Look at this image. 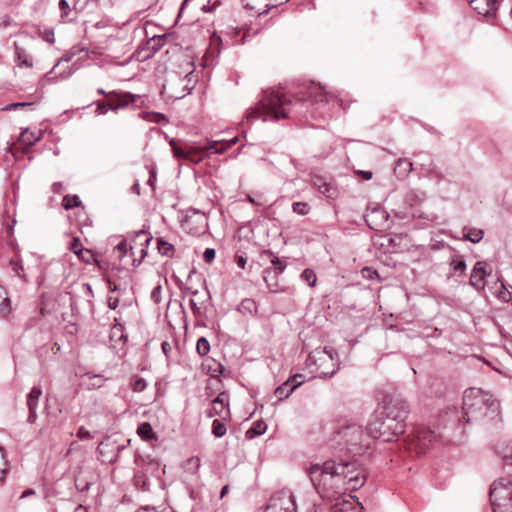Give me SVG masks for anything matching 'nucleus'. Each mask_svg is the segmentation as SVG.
<instances>
[{
	"label": "nucleus",
	"mask_w": 512,
	"mask_h": 512,
	"mask_svg": "<svg viewBox=\"0 0 512 512\" xmlns=\"http://www.w3.org/2000/svg\"><path fill=\"white\" fill-rule=\"evenodd\" d=\"M311 481L323 497L342 495L346 490H356L366 481L365 469L355 462L336 463L326 461L322 465L313 464L308 468Z\"/></svg>",
	"instance_id": "f257e3e1"
},
{
	"label": "nucleus",
	"mask_w": 512,
	"mask_h": 512,
	"mask_svg": "<svg viewBox=\"0 0 512 512\" xmlns=\"http://www.w3.org/2000/svg\"><path fill=\"white\" fill-rule=\"evenodd\" d=\"M291 104V98L282 89H267L262 99L255 108L247 113V120L262 119L266 121L288 118L287 107Z\"/></svg>",
	"instance_id": "f03ea898"
},
{
	"label": "nucleus",
	"mask_w": 512,
	"mask_h": 512,
	"mask_svg": "<svg viewBox=\"0 0 512 512\" xmlns=\"http://www.w3.org/2000/svg\"><path fill=\"white\" fill-rule=\"evenodd\" d=\"M462 409L464 418L467 417L466 422H469L470 417L478 418L497 414L499 403L488 393L477 388H470L464 393Z\"/></svg>",
	"instance_id": "7ed1b4c3"
},
{
	"label": "nucleus",
	"mask_w": 512,
	"mask_h": 512,
	"mask_svg": "<svg viewBox=\"0 0 512 512\" xmlns=\"http://www.w3.org/2000/svg\"><path fill=\"white\" fill-rule=\"evenodd\" d=\"M237 142L238 138L234 137L229 141H211L208 142L207 145L202 147L188 146L186 148H181L177 146L174 141H171L170 144L172 146L173 154L176 158L190 161L193 163H199L200 161L203 160L207 152L211 151L214 153H223L227 149L234 146Z\"/></svg>",
	"instance_id": "20e7f679"
},
{
	"label": "nucleus",
	"mask_w": 512,
	"mask_h": 512,
	"mask_svg": "<svg viewBox=\"0 0 512 512\" xmlns=\"http://www.w3.org/2000/svg\"><path fill=\"white\" fill-rule=\"evenodd\" d=\"M334 439L353 455L361 454L370 445L369 439L362 427L354 423L341 426L337 430Z\"/></svg>",
	"instance_id": "39448f33"
},
{
	"label": "nucleus",
	"mask_w": 512,
	"mask_h": 512,
	"mask_svg": "<svg viewBox=\"0 0 512 512\" xmlns=\"http://www.w3.org/2000/svg\"><path fill=\"white\" fill-rule=\"evenodd\" d=\"M405 424L397 422L394 417L388 414L385 418L377 417L368 425L369 434L375 439H382L384 442H390L396 439L404 432Z\"/></svg>",
	"instance_id": "423d86ee"
},
{
	"label": "nucleus",
	"mask_w": 512,
	"mask_h": 512,
	"mask_svg": "<svg viewBox=\"0 0 512 512\" xmlns=\"http://www.w3.org/2000/svg\"><path fill=\"white\" fill-rule=\"evenodd\" d=\"M437 439L438 435L435 431L423 425H418L405 438V448L415 455H422L430 449Z\"/></svg>",
	"instance_id": "0eeeda50"
},
{
	"label": "nucleus",
	"mask_w": 512,
	"mask_h": 512,
	"mask_svg": "<svg viewBox=\"0 0 512 512\" xmlns=\"http://www.w3.org/2000/svg\"><path fill=\"white\" fill-rule=\"evenodd\" d=\"M489 496L493 512H512V481L502 478L493 482Z\"/></svg>",
	"instance_id": "6e6552de"
},
{
	"label": "nucleus",
	"mask_w": 512,
	"mask_h": 512,
	"mask_svg": "<svg viewBox=\"0 0 512 512\" xmlns=\"http://www.w3.org/2000/svg\"><path fill=\"white\" fill-rule=\"evenodd\" d=\"M308 361L309 365L315 366V372L323 377L332 376L338 368L333 352L327 348L315 349L309 354Z\"/></svg>",
	"instance_id": "1a4fd4ad"
},
{
	"label": "nucleus",
	"mask_w": 512,
	"mask_h": 512,
	"mask_svg": "<svg viewBox=\"0 0 512 512\" xmlns=\"http://www.w3.org/2000/svg\"><path fill=\"white\" fill-rule=\"evenodd\" d=\"M265 512H297L296 501L290 490H281L273 494Z\"/></svg>",
	"instance_id": "9d476101"
},
{
	"label": "nucleus",
	"mask_w": 512,
	"mask_h": 512,
	"mask_svg": "<svg viewBox=\"0 0 512 512\" xmlns=\"http://www.w3.org/2000/svg\"><path fill=\"white\" fill-rule=\"evenodd\" d=\"M294 96L299 101L321 103L328 101L331 97H333V94L327 92L325 88L320 84L311 82L309 84L300 86Z\"/></svg>",
	"instance_id": "9b49d317"
},
{
	"label": "nucleus",
	"mask_w": 512,
	"mask_h": 512,
	"mask_svg": "<svg viewBox=\"0 0 512 512\" xmlns=\"http://www.w3.org/2000/svg\"><path fill=\"white\" fill-rule=\"evenodd\" d=\"M349 499L343 497L342 495L334 494L330 500H334L335 503L328 506L327 504L323 506H318L315 509V512H361L362 507L359 502H356L351 496H348Z\"/></svg>",
	"instance_id": "f8f14e48"
},
{
	"label": "nucleus",
	"mask_w": 512,
	"mask_h": 512,
	"mask_svg": "<svg viewBox=\"0 0 512 512\" xmlns=\"http://www.w3.org/2000/svg\"><path fill=\"white\" fill-rule=\"evenodd\" d=\"M97 93L106 96L109 108L113 111L125 108L129 104L135 103V101L138 99L137 95L131 94L129 92L111 91L106 93L102 88L98 89Z\"/></svg>",
	"instance_id": "ddd939ff"
},
{
	"label": "nucleus",
	"mask_w": 512,
	"mask_h": 512,
	"mask_svg": "<svg viewBox=\"0 0 512 512\" xmlns=\"http://www.w3.org/2000/svg\"><path fill=\"white\" fill-rule=\"evenodd\" d=\"M410 412V406L404 399H394L387 407V414L394 417L397 422L405 424V420Z\"/></svg>",
	"instance_id": "4468645a"
},
{
	"label": "nucleus",
	"mask_w": 512,
	"mask_h": 512,
	"mask_svg": "<svg viewBox=\"0 0 512 512\" xmlns=\"http://www.w3.org/2000/svg\"><path fill=\"white\" fill-rule=\"evenodd\" d=\"M209 417L219 416L226 420L230 416L229 396L227 393H220L212 402V408L208 413Z\"/></svg>",
	"instance_id": "2eb2a0df"
},
{
	"label": "nucleus",
	"mask_w": 512,
	"mask_h": 512,
	"mask_svg": "<svg viewBox=\"0 0 512 512\" xmlns=\"http://www.w3.org/2000/svg\"><path fill=\"white\" fill-rule=\"evenodd\" d=\"M487 263L485 261H478L471 272L470 284L476 289H484L485 278L490 272L486 270Z\"/></svg>",
	"instance_id": "dca6fc26"
},
{
	"label": "nucleus",
	"mask_w": 512,
	"mask_h": 512,
	"mask_svg": "<svg viewBox=\"0 0 512 512\" xmlns=\"http://www.w3.org/2000/svg\"><path fill=\"white\" fill-rule=\"evenodd\" d=\"M42 395L40 387H33L27 397V406L29 409L28 422L35 423L37 420L36 410L38 407L39 398Z\"/></svg>",
	"instance_id": "f3484780"
},
{
	"label": "nucleus",
	"mask_w": 512,
	"mask_h": 512,
	"mask_svg": "<svg viewBox=\"0 0 512 512\" xmlns=\"http://www.w3.org/2000/svg\"><path fill=\"white\" fill-rule=\"evenodd\" d=\"M468 2L481 15H490L497 10L498 0H468Z\"/></svg>",
	"instance_id": "a211bd4d"
},
{
	"label": "nucleus",
	"mask_w": 512,
	"mask_h": 512,
	"mask_svg": "<svg viewBox=\"0 0 512 512\" xmlns=\"http://www.w3.org/2000/svg\"><path fill=\"white\" fill-rule=\"evenodd\" d=\"M296 380V377H290L287 381H285L281 386L276 388L274 394L278 398V401H282L286 398H288L291 393L299 387V382L296 384H293V386L290 387L291 383Z\"/></svg>",
	"instance_id": "6ab92c4d"
},
{
	"label": "nucleus",
	"mask_w": 512,
	"mask_h": 512,
	"mask_svg": "<svg viewBox=\"0 0 512 512\" xmlns=\"http://www.w3.org/2000/svg\"><path fill=\"white\" fill-rule=\"evenodd\" d=\"M39 139L40 136H37L34 132L26 129L20 134L17 146L25 152L26 149L33 146L36 142L39 141Z\"/></svg>",
	"instance_id": "aec40b11"
},
{
	"label": "nucleus",
	"mask_w": 512,
	"mask_h": 512,
	"mask_svg": "<svg viewBox=\"0 0 512 512\" xmlns=\"http://www.w3.org/2000/svg\"><path fill=\"white\" fill-rule=\"evenodd\" d=\"M313 185L320 193L328 198L333 199L337 196V189L332 184L325 182L321 177H315L313 179Z\"/></svg>",
	"instance_id": "412c9836"
},
{
	"label": "nucleus",
	"mask_w": 512,
	"mask_h": 512,
	"mask_svg": "<svg viewBox=\"0 0 512 512\" xmlns=\"http://www.w3.org/2000/svg\"><path fill=\"white\" fill-rule=\"evenodd\" d=\"M128 250L131 252V255H135V245H130L128 247L127 242L121 241L118 245H116L112 251V257L118 261L119 263L122 262L123 258L127 254Z\"/></svg>",
	"instance_id": "4be33fe9"
},
{
	"label": "nucleus",
	"mask_w": 512,
	"mask_h": 512,
	"mask_svg": "<svg viewBox=\"0 0 512 512\" xmlns=\"http://www.w3.org/2000/svg\"><path fill=\"white\" fill-rule=\"evenodd\" d=\"M137 434L144 441L156 440L157 436L150 423L143 422L137 428Z\"/></svg>",
	"instance_id": "5701e85b"
},
{
	"label": "nucleus",
	"mask_w": 512,
	"mask_h": 512,
	"mask_svg": "<svg viewBox=\"0 0 512 512\" xmlns=\"http://www.w3.org/2000/svg\"><path fill=\"white\" fill-rule=\"evenodd\" d=\"M109 289L111 294L109 295L107 299V303L110 309H116L119 306V295H114V293L118 290H120V287L111 279L108 280Z\"/></svg>",
	"instance_id": "b1692460"
},
{
	"label": "nucleus",
	"mask_w": 512,
	"mask_h": 512,
	"mask_svg": "<svg viewBox=\"0 0 512 512\" xmlns=\"http://www.w3.org/2000/svg\"><path fill=\"white\" fill-rule=\"evenodd\" d=\"M463 236L473 243H478L482 240L484 231L478 228L465 227L463 229Z\"/></svg>",
	"instance_id": "393cba45"
},
{
	"label": "nucleus",
	"mask_w": 512,
	"mask_h": 512,
	"mask_svg": "<svg viewBox=\"0 0 512 512\" xmlns=\"http://www.w3.org/2000/svg\"><path fill=\"white\" fill-rule=\"evenodd\" d=\"M412 170V163L407 159H399L396 162L394 171L400 178H405Z\"/></svg>",
	"instance_id": "a878e982"
},
{
	"label": "nucleus",
	"mask_w": 512,
	"mask_h": 512,
	"mask_svg": "<svg viewBox=\"0 0 512 512\" xmlns=\"http://www.w3.org/2000/svg\"><path fill=\"white\" fill-rule=\"evenodd\" d=\"M157 248L161 255L172 257L174 255V246L163 239L157 240Z\"/></svg>",
	"instance_id": "bb28decb"
},
{
	"label": "nucleus",
	"mask_w": 512,
	"mask_h": 512,
	"mask_svg": "<svg viewBox=\"0 0 512 512\" xmlns=\"http://www.w3.org/2000/svg\"><path fill=\"white\" fill-rule=\"evenodd\" d=\"M62 205L66 210L80 207L81 201L77 195H66L62 200Z\"/></svg>",
	"instance_id": "cd10ccee"
},
{
	"label": "nucleus",
	"mask_w": 512,
	"mask_h": 512,
	"mask_svg": "<svg viewBox=\"0 0 512 512\" xmlns=\"http://www.w3.org/2000/svg\"><path fill=\"white\" fill-rule=\"evenodd\" d=\"M256 309V302L252 299H244L238 307V310L243 314H252Z\"/></svg>",
	"instance_id": "c85d7f7f"
},
{
	"label": "nucleus",
	"mask_w": 512,
	"mask_h": 512,
	"mask_svg": "<svg viewBox=\"0 0 512 512\" xmlns=\"http://www.w3.org/2000/svg\"><path fill=\"white\" fill-rule=\"evenodd\" d=\"M196 349L201 356L208 354L210 351V344L208 340L204 337L199 338L196 344Z\"/></svg>",
	"instance_id": "c756f323"
},
{
	"label": "nucleus",
	"mask_w": 512,
	"mask_h": 512,
	"mask_svg": "<svg viewBox=\"0 0 512 512\" xmlns=\"http://www.w3.org/2000/svg\"><path fill=\"white\" fill-rule=\"evenodd\" d=\"M185 469L188 472L196 473L200 468V458L191 457L185 462Z\"/></svg>",
	"instance_id": "7c9ffc66"
},
{
	"label": "nucleus",
	"mask_w": 512,
	"mask_h": 512,
	"mask_svg": "<svg viewBox=\"0 0 512 512\" xmlns=\"http://www.w3.org/2000/svg\"><path fill=\"white\" fill-rule=\"evenodd\" d=\"M301 278L311 287L315 286L317 281L316 274L312 269H305L301 274Z\"/></svg>",
	"instance_id": "2f4dec72"
},
{
	"label": "nucleus",
	"mask_w": 512,
	"mask_h": 512,
	"mask_svg": "<svg viewBox=\"0 0 512 512\" xmlns=\"http://www.w3.org/2000/svg\"><path fill=\"white\" fill-rule=\"evenodd\" d=\"M226 426L219 420H214L212 423V433L216 437H222L226 434Z\"/></svg>",
	"instance_id": "473e14b6"
},
{
	"label": "nucleus",
	"mask_w": 512,
	"mask_h": 512,
	"mask_svg": "<svg viewBox=\"0 0 512 512\" xmlns=\"http://www.w3.org/2000/svg\"><path fill=\"white\" fill-rule=\"evenodd\" d=\"M293 212L299 215H307L310 211V207L306 202H295L292 205Z\"/></svg>",
	"instance_id": "72a5a7b5"
},
{
	"label": "nucleus",
	"mask_w": 512,
	"mask_h": 512,
	"mask_svg": "<svg viewBox=\"0 0 512 512\" xmlns=\"http://www.w3.org/2000/svg\"><path fill=\"white\" fill-rule=\"evenodd\" d=\"M273 271L269 268L265 269L263 271V279L266 282L269 290L273 293H276L278 291H283V289H279L277 283L271 284L269 283V277L272 275Z\"/></svg>",
	"instance_id": "f704fd0d"
},
{
	"label": "nucleus",
	"mask_w": 512,
	"mask_h": 512,
	"mask_svg": "<svg viewBox=\"0 0 512 512\" xmlns=\"http://www.w3.org/2000/svg\"><path fill=\"white\" fill-rule=\"evenodd\" d=\"M78 258L87 264H90L92 261H95L94 254L89 249H83L81 252L77 254Z\"/></svg>",
	"instance_id": "c9c22d12"
},
{
	"label": "nucleus",
	"mask_w": 512,
	"mask_h": 512,
	"mask_svg": "<svg viewBox=\"0 0 512 512\" xmlns=\"http://www.w3.org/2000/svg\"><path fill=\"white\" fill-rule=\"evenodd\" d=\"M131 387L134 392H142L146 388V382L142 378L135 377L132 379Z\"/></svg>",
	"instance_id": "e433bc0d"
},
{
	"label": "nucleus",
	"mask_w": 512,
	"mask_h": 512,
	"mask_svg": "<svg viewBox=\"0 0 512 512\" xmlns=\"http://www.w3.org/2000/svg\"><path fill=\"white\" fill-rule=\"evenodd\" d=\"M497 297L504 302H508L511 300V293L506 289L502 282H500Z\"/></svg>",
	"instance_id": "4c0bfd02"
},
{
	"label": "nucleus",
	"mask_w": 512,
	"mask_h": 512,
	"mask_svg": "<svg viewBox=\"0 0 512 512\" xmlns=\"http://www.w3.org/2000/svg\"><path fill=\"white\" fill-rule=\"evenodd\" d=\"M39 36L49 44H52L55 41L54 31L51 29L39 30Z\"/></svg>",
	"instance_id": "58836bf2"
},
{
	"label": "nucleus",
	"mask_w": 512,
	"mask_h": 512,
	"mask_svg": "<svg viewBox=\"0 0 512 512\" xmlns=\"http://www.w3.org/2000/svg\"><path fill=\"white\" fill-rule=\"evenodd\" d=\"M451 266L454 270V272L464 273L466 269V264L462 259H453L451 261Z\"/></svg>",
	"instance_id": "ea45409f"
},
{
	"label": "nucleus",
	"mask_w": 512,
	"mask_h": 512,
	"mask_svg": "<svg viewBox=\"0 0 512 512\" xmlns=\"http://www.w3.org/2000/svg\"><path fill=\"white\" fill-rule=\"evenodd\" d=\"M69 249L77 255L84 248L82 246L80 239L75 237V238H73L72 242L70 243Z\"/></svg>",
	"instance_id": "a19ab883"
},
{
	"label": "nucleus",
	"mask_w": 512,
	"mask_h": 512,
	"mask_svg": "<svg viewBox=\"0 0 512 512\" xmlns=\"http://www.w3.org/2000/svg\"><path fill=\"white\" fill-rule=\"evenodd\" d=\"M138 241L140 245L143 244H149L151 241V238L148 236V234L144 231H140L137 233L135 242Z\"/></svg>",
	"instance_id": "79ce46f5"
},
{
	"label": "nucleus",
	"mask_w": 512,
	"mask_h": 512,
	"mask_svg": "<svg viewBox=\"0 0 512 512\" xmlns=\"http://www.w3.org/2000/svg\"><path fill=\"white\" fill-rule=\"evenodd\" d=\"M59 8H60V11H61V18L65 19L69 15V12H70V7H69L67 1L66 0H60Z\"/></svg>",
	"instance_id": "37998d69"
},
{
	"label": "nucleus",
	"mask_w": 512,
	"mask_h": 512,
	"mask_svg": "<svg viewBox=\"0 0 512 512\" xmlns=\"http://www.w3.org/2000/svg\"><path fill=\"white\" fill-rule=\"evenodd\" d=\"M78 217H79V218H80V217H84V218H85L84 223H82V222L80 221V219L78 220V221H79L80 231H81V233H84V231H83V227H84V226L89 227V226H91V224H92V223H91V221H89V219H88V217H87V215H86V212L84 211V208H83V207H82V211L79 213Z\"/></svg>",
	"instance_id": "c03bdc74"
},
{
	"label": "nucleus",
	"mask_w": 512,
	"mask_h": 512,
	"mask_svg": "<svg viewBox=\"0 0 512 512\" xmlns=\"http://www.w3.org/2000/svg\"><path fill=\"white\" fill-rule=\"evenodd\" d=\"M203 258L206 263H211L215 258V250L207 248L203 254Z\"/></svg>",
	"instance_id": "a18cd8bd"
},
{
	"label": "nucleus",
	"mask_w": 512,
	"mask_h": 512,
	"mask_svg": "<svg viewBox=\"0 0 512 512\" xmlns=\"http://www.w3.org/2000/svg\"><path fill=\"white\" fill-rule=\"evenodd\" d=\"M6 471V462L4 459L3 449L0 447V480L3 478Z\"/></svg>",
	"instance_id": "49530a36"
},
{
	"label": "nucleus",
	"mask_w": 512,
	"mask_h": 512,
	"mask_svg": "<svg viewBox=\"0 0 512 512\" xmlns=\"http://www.w3.org/2000/svg\"><path fill=\"white\" fill-rule=\"evenodd\" d=\"M28 105H30V104L26 103V102H17V103H12V104L5 106L2 110L9 111V110H14V109H17L20 107H26Z\"/></svg>",
	"instance_id": "de8ad7c7"
},
{
	"label": "nucleus",
	"mask_w": 512,
	"mask_h": 512,
	"mask_svg": "<svg viewBox=\"0 0 512 512\" xmlns=\"http://www.w3.org/2000/svg\"><path fill=\"white\" fill-rule=\"evenodd\" d=\"M271 263L273 264L275 269H277L279 271V273H281L285 269V265L282 263V261L278 257H274L271 260Z\"/></svg>",
	"instance_id": "09e8293b"
},
{
	"label": "nucleus",
	"mask_w": 512,
	"mask_h": 512,
	"mask_svg": "<svg viewBox=\"0 0 512 512\" xmlns=\"http://www.w3.org/2000/svg\"><path fill=\"white\" fill-rule=\"evenodd\" d=\"M108 109H110L109 105H108V101L107 102L99 101L97 103V112L99 114H105Z\"/></svg>",
	"instance_id": "8fccbe9b"
},
{
	"label": "nucleus",
	"mask_w": 512,
	"mask_h": 512,
	"mask_svg": "<svg viewBox=\"0 0 512 512\" xmlns=\"http://www.w3.org/2000/svg\"><path fill=\"white\" fill-rule=\"evenodd\" d=\"M77 436L81 440L88 439L90 437V432L84 427H80L77 432Z\"/></svg>",
	"instance_id": "3c124183"
},
{
	"label": "nucleus",
	"mask_w": 512,
	"mask_h": 512,
	"mask_svg": "<svg viewBox=\"0 0 512 512\" xmlns=\"http://www.w3.org/2000/svg\"><path fill=\"white\" fill-rule=\"evenodd\" d=\"M18 58H19V61H20V63H19L20 66H25V67H28V68L33 66L32 60L30 58H28L26 56L22 58L20 55H19Z\"/></svg>",
	"instance_id": "603ef678"
},
{
	"label": "nucleus",
	"mask_w": 512,
	"mask_h": 512,
	"mask_svg": "<svg viewBox=\"0 0 512 512\" xmlns=\"http://www.w3.org/2000/svg\"><path fill=\"white\" fill-rule=\"evenodd\" d=\"M236 263H237L238 267L244 269L245 265H246V259L243 256H241V255H237L236 256Z\"/></svg>",
	"instance_id": "864d4df0"
},
{
	"label": "nucleus",
	"mask_w": 512,
	"mask_h": 512,
	"mask_svg": "<svg viewBox=\"0 0 512 512\" xmlns=\"http://www.w3.org/2000/svg\"><path fill=\"white\" fill-rule=\"evenodd\" d=\"M265 427L262 426V424H258L256 427L251 429L249 432H254L256 435H260L264 432Z\"/></svg>",
	"instance_id": "5fc2aeb1"
},
{
	"label": "nucleus",
	"mask_w": 512,
	"mask_h": 512,
	"mask_svg": "<svg viewBox=\"0 0 512 512\" xmlns=\"http://www.w3.org/2000/svg\"><path fill=\"white\" fill-rule=\"evenodd\" d=\"M161 347H162L164 354L166 356H168L169 352L171 351V345L168 342L164 341L162 343Z\"/></svg>",
	"instance_id": "6e6d98bb"
},
{
	"label": "nucleus",
	"mask_w": 512,
	"mask_h": 512,
	"mask_svg": "<svg viewBox=\"0 0 512 512\" xmlns=\"http://www.w3.org/2000/svg\"><path fill=\"white\" fill-rule=\"evenodd\" d=\"M293 377H296V380L291 383L290 387L293 386V384H296L297 382H299V386L303 383V376L302 375L296 374Z\"/></svg>",
	"instance_id": "4d7b16f0"
},
{
	"label": "nucleus",
	"mask_w": 512,
	"mask_h": 512,
	"mask_svg": "<svg viewBox=\"0 0 512 512\" xmlns=\"http://www.w3.org/2000/svg\"><path fill=\"white\" fill-rule=\"evenodd\" d=\"M360 174L363 176L365 180H369L372 178V172L370 171H361Z\"/></svg>",
	"instance_id": "13d9d810"
},
{
	"label": "nucleus",
	"mask_w": 512,
	"mask_h": 512,
	"mask_svg": "<svg viewBox=\"0 0 512 512\" xmlns=\"http://www.w3.org/2000/svg\"><path fill=\"white\" fill-rule=\"evenodd\" d=\"M91 380H92V381H94V382L91 384L93 387H96V386H98V387H99V386H100V383H99V382H101V378H100V377L95 376V377L91 378Z\"/></svg>",
	"instance_id": "bf43d9fd"
},
{
	"label": "nucleus",
	"mask_w": 512,
	"mask_h": 512,
	"mask_svg": "<svg viewBox=\"0 0 512 512\" xmlns=\"http://www.w3.org/2000/svg\"><path fill=\"white\" fill-rule=\"evenodd\" d=\"M229 487L226 485L221 490V498H223L228 493Z\"/></svg>",
	"instance_id": "052dcab7"
},
{
	"label": "nucleus",
	"mask_w": 512,
	"mask_h": 512,
	"mask_svg": "<svg viewBox=\"0 0 512 512\" xmlns=\"http://www.w3.org/2000/svg\"><path fill=\"white\" fill-rule=\"evenodd\" d=\"M54 191L59 193L60 192V189L62 188V184L61 183H56L54 184Z\"/></svg>",
	"instance_id": "680f3d73"
},
{
	"label": "nucleus",
	"mask_w": 512,
	"mask_h": 512,
	"mask_svg": "<svg viewBox=\"0 0 512 512\" xmlns=\"http://www.w3.org/2000/svg\"><path fill=\"white\" fill-rule=\"evenodd\" d=\"M32 494H34V491H33V490H27V491H25V492L22 494V496H21V497H22V498H24V497H26V496H28V495H32Z\"/></svg>",
	"instance_id": "e2e57ef3"
},
{
	"label": "nucleus",
	"mask_w": 512,
	"mask_h": 512,
	"mask_svg": "<svg viewBox=\"0 0 512 512\" xmlns=\"http://www.w3.org/2000/svg\"><path fill=\"white\" fill-rule=\"evenodd\" d=\"M197 304H198V302L194 298L191 299V306H192L193 309L198 308Z\"/></svg>",
	"instance_id": "0e129e2a"
},
{
	"label": "nucleus",
	"mask_w": 512,
	"mask_h": 512,
	"mask_svg": "<svg viewBox=\"0 0 512 512\" xmlns=\"http://www.w3.org/2000/svg\"><path fill=\"white\" fill-rule=\"evenodd\" d=\"M198 294H199V293H198V291H194V292H193V296L195 297L194 299H195L197 302H199V301H200V299L198 298Z\"/></svg>",
	"instance_id": "69168bd1"
},
{
	"label": "nucleus",
	"mask_w": 512,
	"mask_h": 512,
	"mask_svg": "<svg viewBox=\"0 0 512 512\" xmlns=\"http://www.w3.org/2000/svg\"><path fill=\"white\" fill-rule=\"evenodd\" d=\"M75 512H86L85 508H83L82 506H79Z\"/></svg>",
	"instance_id": "338daca9"
},
{
	"label": "nucleus",
	"mask_w": 512,
	"mask_h": 512,
	"mask_svg": "<svg viewBox=\"0 0 512 512\" xmlns=\"http://www.w3.org/2000/svg\"><path fill=\"white\" fill-rule=\"evenodd\" d=\"M140 253H141V259H142L146 255V250L144 248H141Z\"/></svg>",
	"instance_id": "774afa93"
}]
</instances>
